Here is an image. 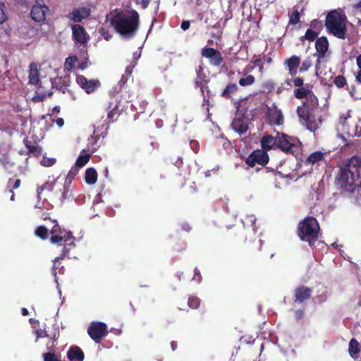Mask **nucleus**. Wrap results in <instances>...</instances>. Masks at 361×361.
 Instances as JSON below:
<instances>
[{
	"label": "nucleus",
	"instance_id": "1",
	"mask_svg": "<svg viewBox=\"0 0 361 361\" xmlns=\"http://www.w3.org/2000/svg\"><path fill=\"white\" fill-rule=\"evenodd\" d=\"M110 24L122 37L132 39L139 30L140 15L134 9L118 12L111 17Z\"/></svg>",
	"mask_w": 361,
	"mask_h": 361
},
{
	"label": "nucleus",
	"instance_id": "2",
	"mask_svg": "<svg viewBox=\"0 0 361 361\" xmlns=\"http://www.w3.org/2000/svg\"><path fill=\"white\" fill-rule=\"evenodd\" d=\"M39 200L51 202L52 204L61 206L64 201L71 196L70 185L63 184L54 180L47 181L37 189Z\"/></svg>",
	"mask_w": 361,
	"mask_h": 361
},
{
	"label": "nucleus",
	"instance_id": "3",
	"mask_svg": "<svg viewBox=\"0 0 361 361\" xmlns=\"http://www.w3.org/2000/svg\"><path fill=\"white\" fill-rule=\"evenodd\" d=\"M361 178V157L353 156L340 169L336 177V185L345 191L353 192L355 183Z\"/></svg>",
	"mask_w": 361,
	"mask_h": 361
},
{
	"label": "nucleus",
	"instance_id": "4",
	"mask_svg": "<svg viewBox=\"0 0 361 361\" xmlns=\"http://www.w3.org/2000/svg\"><path fill=\"white\" fill-rule=\"evenodd\" d=\"M347 17L336 10L330 11L326 18L325 26L329 33L336 37L344 39L346 37Z\"/></svg>",
	"mask_w": 361,
	"mask_h": 361
},
{
	"label": "nucleus",
	"instance_id": "5",
	"mask_svg": "<svg viewBox=\"0 0 361 361\" xmlns=\"http://www.w3.org/2000/svg\"><path fill=\"white\" fill-rule=\"evenodd\" d=\"M35 233L37 237L43 240L48 238L51 235L50 240L53 244L60 243L63 241L66 245H72L75 240L69 231L61 227H52L50 231L47 230V227H37Z\"/></svg>",
	"mask_w": 361,
	"mask_h": 361
},
{
	"label": "nucleus",
	"instance_id": "6",
	"mask_svg": "<svg viewBox=\"0 0 361 361\" xmlns=\"http://www.w3.org/2000/svg\"><path fill=\"white\" fill-rule=\"evenodd\" d=\"M319 106L318 98L316 95L305 99L301 105L297 107V114L300 122L306 125L307 129L311 130L310 126L315 118V111Z\"/></svg>",
	"mask_w": 361,
	"mask_h": 361
},
{
	"label": "nucleus",
	"instance_id": "7",
	"mask_svg": "<svg viewBox=\"0 0 361 361\" xmlns=\"http://www.w3.org/2000/svg\"><path fill=\"white\" fill-rule=\"evenodd\" d=\"M299 140L295 137L288 136L283 133H276V148L288 154H293L298 149Z\"/></svg>",
	"mask_w": 361,
	"mask_h": 361
},
{
	"label": "nucleus",
	"instance_id": "8",
	"mask_svg": "<svg viewBox=\"0 0 361 361\" xmlns=\"http://www.w3.org/2000/svg\"><path fill=\"white\" fill-rule=\"evenodd\" d=\"M269 161V157L267 152L262 149H255L247 157L245 163L250 167H254L256 164L265 166Z\"/></svg>",
	"mask_w": 361,
	"mask_h": 361
},
{
	"label": "nucleus",
	"instance_id": "9",
	"mask_svg": "<svg viewBox=\"0 0 361 361\" xmlns=\"http://www.w3.org/2000/svg\"><path fill=\"white\" fill-rule=\"evenodd\" d=\"M319 231L320 227H299L298 235L302 241L308 242L312 247L318 240Z\"/></svg>",
	"mask_w": 361,
	"mask_h": 361
},
{
	"label": "nucleus",
	"instance_id": "10",
	"mask_svg": "<svg viewBox=\"0 0 361 361\" xmlns=\"http://www.w3.org/2000/svg\"><path fill=\"white\" fill-rule=\"evenodd\" d=\"M87 332L90 338L98 343L102 338L106 336L107 326L103 322H92Z\"/></svg>",
	"mask_w": 361,
	"mask_h": 361
},
{
	"label": "nucleus",
	"instance_id": "11",
	"mask_svg": "<svg viewBox=\"0 0 361 361\" xmlns=\"http://www.w3.org/2000/svg\"><path fill=\"white\" fill-rule=\"evenodd\" d=\"M202 56L209 60L211 65L219 66L223 62V57L220 51L212 47H205L202 49Z\"/></svg>",
	"mask_w": 361,
	"mask_h": 361
},
{
	"label": "nucleus",
	"instance_id": "12",
	"mask_svg": "<svg viewBox=\"0 0 361 361\" xmlns=\"http://www.w3.org/2000/svg\"><path fill=\"white\" fill-rule=\"evenodd\" d=\"M48 11L49 7L44 4L43 0H40V2L37 1L36 4L32 7L30 16L35 22L41 23L45 20Z\"/></svg>",
	"mask_w": 361,
	"mask_h": 361
},
{
	"label": "nucleus",
	"instance_id": "13",
	"mask_svg": "<svg viewBox=\"0 0 361 361\" xmlns=\"http://www.w3.org/2000/svg\"><path fill=\"white\" fill-rule=\"evenodd\" d=\"M72 34L73 40L80 45L86 44L90 39L84 27L79 24L72 25Z\"/></svg>",
	"mask_w": 361,
	"mask_h": 361
},
{
	"label": "nucleus",
	"instance_id": "14",
	"mask_svg": "<svg viewBox=\"0 0 361 361\" xmlns=\"http://www.w3.org/2000/svg\"><path fill=\"white\" fill-rule=\"evenodd\" d=\"M91 12L92 10L90 6L78 7L74 8L73 11L68 14V18L75 23H80L89 18Z\"/></svg>",
	"mask_w": 361,
	"mask_h": 361
},
{
	"label": "nucleus",
	"instance_id": "15",
	"mask_svg": "<svg viewBox=\"0 0 361 361\" xmlns=\"http://www.w3.org/2000/svg\"><path fill=\"white\" fill-rule=\"evenodd\" d=\"M76 82L87 94L94 92L96 88L100 85V82L98 80H87L81 75L76 77Z\"/></svg>",
	"mask_w": 361,
	"mask_h": 361
},
{
	"label": "nucleus",
	"instance_id": "16",
	"mask_svg": "<svg viewBox=\"0 0 361 361\" xmlns=\"http://www.w3.org/2000/svg\"><path fill=\"white\" fill-rule=\"evenodd\" d=\"M246 120L247 118H243L242 114L235 113L231 123L233 130L240 135L245 133L248 130V125Z\"/></svg>",
	"mask_w": 361,
	"mask_h": 361
},
{
	"label": "nucleus",
	"instance_id": "17",
	"mask_svg": "<svg viewBox=\"0 0 361 361\" xmlns=\"http://www.w3.org/2000/svg\"><path fill=\"white\" fill-rule=\"evenodd\" d=\"M316 53L315 56H317V64L320 63L321 59L324 58L325 54L329 49V41L324 36L320 37L316 39L315 42Z\"/></svg>",
	"mask_w": 361,
	"mask_h": 361
},
{
	"label": "nucleus",
	"instance_id": "18",
	"mask_svg": "<svg viewBox=\"0 0 361 361\" xmlns=\"http://www.w3.org/2000/svg\"><path fill=\"white\" fill-rule=\"evenodd\" d=\"M268 119L270 124L280 126L283 123V116L281 109H278L275 105L269 109Z\"/></svg>",
	"mask_w": 361,
	"mask_h": 361
},
{
	"label": "nucleus",
	"instance_id": "19",
	"mask_svg": "<svg viewBox=\"0 0 361 361\" xmlns=\"http://www.w3.org/2000/svg\"><path fill=\"white\" fill-rule=\"evenodd\" d=\"M284 64L288 67V74L295 76L300 64V58L295 55L292 56L285 61Z\"/></svg>",
	"mask_w": 361,
	"mask_h": 361
},
{
	"label": "nucleus",
	"instance_id": "20",
	"mask_svg": "<svg viewBox=\"0 0 361 361\" xmlns=\"http://www.w3.org/2000/svg\"><path fill=\"white\" fill-rule=\"evenodd\" d=\"M23 143L27 151L26 154H31L33 156L38 157L42 153V148L35 141L30 140L27 137L23 140Z\"/></svg>",
	"mask_w": 361,
	"mask_h": 361
},
{
	"label": "nucleus",
	"instance_id": "21",
	"mask_svg": "<svg viewBox=\"0 0 361 361\" xmlns=\"http://www.w3.org/2000/svg\"><path fill=\"white\" fill-rule=\"evenodd\" d=\"M261 149L267 152L273 148H276V135L275 137L271 135L263 136L261 139Z\"/></svg>",
	"mask_w": 361,
	"mask_h": 361
},
{
	"label": "nucleus",
	"instance_id": "22",
	"mask_svg": "<svg viewBox=\"0 0 361 361\" xmlns=\"http://www.w3.org/2000/svg\"><path fill=\"white\" fill-rule=\"evenodd\" d=\"M29 83L37 85L40 82L39 73L37 63L32 62L29 66Z\"/></svg>",
	"mask_w": 361,
	"mask_h": 361
},
{
	"label": "nucleus",
	"instance_id": "23",
	"mask_svg": "<svg viewBox=\"0 0 361 361\" xmlns=\"http://www.w3.org/2000/svg\"><path fill=\"white\" fill-rule=\"evenodd\" d=\"M294 96L295 98L298 99H307L309 98L310 96H314L315 94L311 90L309 85L302 86L301 87H299L298 89L294 90L293 92Z\"/></svg>",
	"mask_w": 361,
	"mask_h": 361
},
{
	"label": "nucleus",
	"instance_id": "24",
	"mask_svg": "<svg viewBox=\"0 0 361 361\" xmlns=\"http://www.w3.org/2000/svg\"><path fill=\"white\" fill-rule=\"evenodd\" d=\"M68 358L70 361H82L84 354L82 350L77 347H71L67 353Z\"/></svg>",
	"mask_w": 361,
	"mask_h": 361
},
{
	"label": "nucleus",
	"instance_id": "25",
	"mask_svg": "<svg viewBox=\"0 0 361 361\" xmlns=\"http://www.w3.org/2000/svg\"><path fill=\"white\" fill-rule=\"evenodd\" d=\"M311 292H312L311 289L307 287L301 286V287L298 288L295 290V301L302 302L305 300L308 299L311 295Z\"/></svg>",
	"mask_w": 361,
	"mask_h": 361
},
{
	"label": "nucleus",
	"instance_id": "26",
	"mask_svg": "<svg viewBox=\"0 0 361 361\" xmlns=\"http://www.w3.org/2000/svg\"><path fill=\"white\" fill-rule=\"evenodd\" d=\"M238 90V87L235 83H229L222 91L221 96L225 99H231L235 94Z\"/></svg>",
	"mask_w": 361,
	"mask_h": 361
},
{
	"label": "nucleus",
	"instance_id": "27",
	"mask_svg": "<svg viewBox=\"0 0 361 361\" xmlns=\"http://www.w3.org/2000/svg\"><path fill=\"white\" fill-rule=\"evenodd\" d=\"M97 172L95 169L90 167L86 169L85 174V183L88 185H93L97 180Z\"/></svg>",
	"mask_w": 361,
	"mask_h": 361
},
{
	"label": "nucleus",
	"instance_id": "28",
	"mask_svg": "<svg viewBox=\"0 0 361 361\" xmlns=\"http://www.w3.org/2000/svg\"><path fill=\"white\" fill-rule=\"evenodd\" d=\"M21 184V180L18 178V175L16 174L13 178H11L8 180V188H9V192H12V195L11 197V200H14V194L13 191L20 188Z\"/></svg>",
	"mask_w": 361,
	"mask_h": 361
},
{
	"label": "nucleus",
	"instance_id": "29",
	"mask_svg": "<svg viewBox=\"0 0 361 361\" xmlns=\"http://www.w3.org/2000/svg\"><path fill=\"white\" fill-rule=\"evenodd\" d=\"M324 159V153L320 151H316L311 153L305 161V164L313 165L318 161Z\"/></svg>",
	"mask_w": 361,
	"mask_h": 361
},
{
	"label": "nucleus",
	"instance_id": "30",
	"mask_svg": "<svg viewBox=\"0 0 361 361\" xmlns=\"http://www.w3.org/2000/svg\"><path fill=\"white\" fill-rule=\"evenodd\" d=\"M359 350H360L359 343L355 338H352L349 343V352H350V355L353 357H357V355L358 354Z\"/></svg>",
	"mask_w": 361,
	"mask_h": 361
},
{
	"label": "nucleus",
	"instance_id": "31",
	"mask_svg": "<svg viewBox=\"0 0 361 361\" xmlns=\"http://www.w3.org/2000/svg\"><path fill=\"white\" fill-rule=\"evenodd\" d=\"M195 83H196L197 86L200 88V91L202 92V94L203 95L204 104H209V97L208 95L207 97L205 95H204V88L207 89V93H209V92L208 86L204 85L203 80L196 79Z\"/></svg>",
	"mask_w": 361,
	"mask_h": 361
},
{
	"label": "nucleus",
	"instance_id": "32",
	"mask_svg": "<svg viewBox=\"0 0 361 361\" xmlns=\"http://www.w3.org/2000/svg\"><path fill=\"white\" fill-rule=\"evenodd\" d=\"M121 109L118 108V104H114L112 109L108 113V123L114 122V117L118 116L121 114Z\"/></svg>",
	"mask_w": 361,
	"mask_h": 361
},
{
	"label": "nucleus",
	"instance_id": "33",
	"mask_svg": "<svg viewBox=\"0 0 361 361\" xmlns=\"http://www.w3.org/2000/svg\"><path fill=\"white\" fill-rule=\"evenodd\" d=\"M52 85L60 91H62L63 93L65 92L67 87V84L65 82L64 80L62 79V78H56L52 81Z\"/></svg>",
	"mask_w": 361,
	"mask_h": 361
},
{
	"label": "nucleus",
	"instance_id": "34",
	"mask_svg": "<svg viewBox=\"0 0 361 361\" xmlns=\"http://www.w3.org/2000/svg\"><path fill=\"white\" fill-rule=\"evenodd\" d=\"M300 21V13L298 11V8L295 7L293 8V13L289 16V24L292 25H295Z\"/></svg>",
	"mask_w": 361,
	"mask_h": 361
},
{
	"label": "nucleus",
	"instance_id": "35",
	"mask_svg": "<svg viewBox=\"0 0 361 361\" xmlns=\"http://www.w3.org/2000/svg\"><path fill=\"white\" fill-rule=\"evenodd\" d=\"M255 78L252 75H247L245 78H241L238 83L242 87L250 86L254 84Z\"/></svg>",
	"mask_w": 361,
	"mask_h": 361
},
{
	"label": "nucleus",
	"instance_id": "36",
	"mask_svg": "<svg viewBox=\"0 0 361 361\" xmlns=\"http://www.w3.org/2000/svg\"><path fill=\"white\" fill-rule=\"evenodd\" d=\"M90 154H80L76 159L75 165L78 168L83 167L90 161Z\"/></svg>",
	"mask_w": 361,
	"mask_h": 361
},
{
	"label": "nucleus",
	"instance_id": "37",
	"mask_svg": "<svg viewBox=\"0 0 361 361\" xmlns=\"http://www.w3.org/2000/svg\"><path fill=\"white\" fill-rule=\"evenodd\" d=\"M318 35V33L314 32L312 29L309 28L307 30L305 35L301 37L300 40L302 42L304 39H307L310 42H313L317 38Z\"/></svg>",
	"mask_w": 361,
	"mask_h": 361
},
{
	"label": "nucleus",
	"instance_id": "38",
	"mask_svg": "<svg viewBox=\"0 0 361 361\" xmlns=\"http://www.w3.org/2000/svg\"><path fill=\"white\" fill-rule=\"evenodd\" d=\"M310 29H312L314 32L319 35L320 32L324 27V25L321 20L314 19L310 22Z\"/></svg>",
	"mask_w": 361,
	"mask_h": 361
},
{
	"label": "nucleus",
	"instance_id": "39",
	"mask_svg": "<svg viewBox=\"0 0 361 361\" xmlns=\"http://www.w3.org/2000/svg\"><path fill=\"white\" fill-rule=\"evenodd\" d=\"M298 226H319L317 220L313 216H307L300 221Z\"/></svg>",
	"mask_w": 361,
	"mask_h": 361
},
{
	"label": "nucleus",
	"instance_id": "40",
	"mask_svg": "<svg viewBox=\"0 0 361 361\" xmlns=\"http://www.w3.org/2000/svg\"><path fill=\"white\" fill-rule=\"evenodd\" d=\"M78 60L75 56H70L66 59L64 67L65 69L71 71L74 68V63Z\"/></svg>",
	"mask_w": 361,
	"mask_h": 361
},
{
	"label": "nucleus",
	"instance_id": "41",
	"mask_svg": "<svg viewBox=\"0 0 361 361\" xmlns=\"http://www.w3.org/2000/svg\"><path fill=\"white\" fill-rule=\"evenodd\" d=\"M79 169L77 166H74L71 168V169L69 171L68 173L66 176V183L68 181V184L71 183L72 180L75 178V176L78 173Z\"/></svg>",
	"mask_w": 361,
	"mask_h": 361
},
{
	"label": "nucleus",
	"instance_id": "42",
	"mask_svg": "<svg viewBox=\"0 0 361 361\" xmlns=\"http://www.w3.org/2000/svg\"><path fill=\"white\" fill-rule=\"evenodd\" d=\"M334 83L338 88H342L347 85V81L343 75H338L334 78Z\"/></svg>",
	"mask_w": 361,
	"mask_h": 361
},
{
	"label": "nucleus",
	"instance_id": "43",
	"mask_svg": "<svg viewBox=\"0 0 361 361\" xmlns=\"http://www.w3.org/2000/svg\"><path fill=\"white\" fill-rule=\"evenodd\" d=\"M263 92L270 93L275 89V83L271 80L266 81L262 85Z\"/></svg>",
	"mask_w": 361,
	"mask_h": 361
},
{
	"label": "nucleus",
	"instance_id": "44",
	"mask_svg": "<svg viewBox=\"0 0 361 361\" xmlns=\"http://www.w3.org/2000/svg\"><path fill=\"white\" fill-rule=\"evenodd\" d=\"M188 304L190 307L197 309L200 306V300L197 297L191 296L188 299Z\"/></svg>",
	"mask_w": 361,
	"mask_h": 361
},
{
	"label": "nucleus",
	"instance_id": "45",
	"mask_svg": "<svg viewBox=\"0 0 361 361\" xmlns=\"http://www.w3.org/2000/svg\"><path fill=\"white\" fill-rule=\"evenodd\" d=\"M312 66V60L310 57H307L302 63L299 68V71L304 73L307 71Z\"/></svg>",
	"mask_w": 361,
	"mask_h": 361
},
{
	"label": "nucleus",
	"instance_id": "46",
	"mask_svg": "<svg viewBox=\"0 0 361 361\" xmlns=\"http://www.w3.org/2000/svg\"><path fill=\"white\" fill-rule=\"evenodd\" d=\"M56 160L54 158H49V157H44L42 160L40 161L41 165L49 167L53 166L56 163Z\"/></svg>",
	"mask_w": 361,
	"mask_h": 361
},
{
	"label": "nucleus",
	"instance_id": "47",
	"mask_svg": "<svg viewBox=\"0 0 361 361\" xmlns=\"http://www.w3.org/2000/svg\"><path fill=\"white\" fill-rule=\"evenodd\" d=\"M256 171L260 172L262 176L266 175H276V171L274 169L269 170L267 167L262 166L261 168H256Z\"/></svg>",
	"mask_w": 361,
	"mask_h": 361
},
{
	"label": "nucleus",
	"instance_id": "48",
	"mask_svg": "<svg viewBox=\"0 0 361 361\" xmlns=\"http://www.w3.org/2000/svg\"><path fill=\"white\" fill-rule=\"evenodd\" d=\"M256 218L253 215L246 216L245 219L242 220L244 226H252L255 224Z\"/></svg>",
	"mask_w": 361,
	"mask_h": 361
},
{
	"label": "nucleus",
	"instance_id": "49",
	"mask_svg": "<svg viewBox=\"0 0 361 361\" xmlns=\"http://www.w3.org/2000/svg\"><path fill=\"white\" fill-rule=\"evenodd\" d=\"M247 108L244 104H240L236 111V113H239L243 116V118H247L249 115L247 114Z\"/></svg>",
	"mask_w": 361,
	"mask_h": 361
},
{
	"label": "nucleus",
	"instance_id": "50",
	"mask_svg": "<svg viewBox=\"0 0 361 361\" xmlns=\"http://www.w3.org/2000/svg\"><path fill=\"white\" fill-rule=\"evenodd\" d=\"M356 63L360 68L359 71L356 75V80L358 79L361 80V54L357 56L356 58Z\"/></svg>",
	"mask_w": 361,
	"mask_h": 361
},
{
	"label": "nucleus",
	"instance_id": "51",
	"mask_svg": "<svg viewBox=\"0 0 361 361\" xmlns=\"http://www.w3.org/2000/svg\"><path fill=\"white\" fill-rule=\"evenodd\" d=\"M44 361H59V360L56 358V357L51 353H47L44 354Z\"/></svg>",
	"mask_w": 361,
	"mask_h": 361
},
{
	"label": "nucleus",
	"instance_id": "52",
	"mask_svg": "<svg viewBox=\"0 0 361 361\" xmlns=\"http://www.w3.org/2000/svg\"><path fill=\"white\" fill-rule=\"evenodd\" d=\"M293 84L295 87H301L304 85V80L302 78L297 77L293 80Z\"/></svg>",
	"mask_w": 361,
	"mask_h": 361
},
{
	"label": "nucleus",
	"instance_id": "53",
	"mask_svg": "<svg viewBox=\"0 0 361 361\" xmlns=\"http://www.w3.org/2000/svg\"><path fill=\"white\" fill-rule=\"evenodd\" d=\"M35 334L36 336V341H37L38 338H43V337H46L47 336V332L45 331H44L43 329H36L35 331Z\"/></svg>",
	"mask_w": 361,
	"mask_h": 361
},
{
	"label": "nucleus",
	"instance_id": "54",
	"mask_svg": "<svg viewBox=\"0 0 361 361\" xmlns=\"http://www.w3.org/2000/svg\"><path fill=\"white\" fill-rule=\"evenodd\" d=\"M4 6V4H1V6H0V24L4 23L7 19V16L5 13V11L2 8Z\"/></svg>",
	"mask_w": 361,
	"mask_h": 361
},
{
	"label": "nucleus",
	"instance_id": "55",
	"mask_svg": "<svg viewBox=\"0 0 361 361\" xmlns=\"http://www.w3.org/2000/svg\"><path fill=\"white\" fill-rule=\"evenodd\" d=\"M42 217L44 221L49 220L51 223L54 224V226H59L56 219H51L49 214H44Z\"/></svg>",
	"mask_w": 361,
	"mask_h": 361
},
{
	"label": "nucleus",
	"instance_id": "56",
	"mask_svg": "<svg viewBox=\"0 0 361 361\" xmlns=\"http://www.w3.org/2000/svg\"><path fill=\"white\" fill-rule=\"evenodd\" d=\"M128 78H129V76H127L126 75H123L121 76V78L118 82L120 88H122L126 84V82L128 80Z\"/></svg>",
	"mask_w": 361,
	"mask_h": 361
},
{
	"label": "nucleus",
	"instance_id": "57",
	"mask_svg": "<svg viewBox=\"0 0 361 361\" xmlns=\"http://www.w3.org/2000/svg\"><path fill=\"white\" fill-rule=\"evenodd\" d=\"M192 281H196L197 283H200L201 281V276L200 271L195 268V274L192 278Z\"/></svg>",
	"mask_w": 361,
	"mask_h": 361
},
{
	"label": "nucleus",
	"instance_id": "58",
	"mask_svg": "<svg viewBox=\"0 0 361 361\" xmlns=\"http://www.w3.org/2000/svg\"><path fill=\"white\" fill-rule=\"evenodd\" d=\"M99 33L104 37V38L106 40H109L110 38H111V35L109 34L107 31L105 30V29L102 28L99 30Z\"/></svg>",
	"mask_w": 361,
	"mask_h": 361
},
{
	"label": "nucleus",
	"instance_id": "59",
	"mask_svg": "<svg viewBox=\"0 0 361 361\" xmlns=\"http://www.w3.org/2000/svg\"><path fill=\"white\" fill-rule=\"evenodd\" d=\"M190 26V22L189 20H183L180 25V27L183 30H187Z\"/></svg>",
	"mask_w": 361,
	"mask_h": 361
},
{
	"label": "nucleus",
	"instance_id": "60",
	"mask_svg": "<svg viewBox=\"0 0 361 361\" xmlns=\"http://www.w3.org/2000/svg\"><path fill=\"white\" fill-rule=\"evenodd\" d=\"M261 62H262L261 58L259 56H255L253 57V59L251 60V63H253L255 66H258L261 65L262 64Z\"/></svg>",
	"mask_w": 361,
	"mask_h": 361
},
{
	"label": "nucleus",
	"instance_id": "61",
	"mask_svg": "<svg viewBox=\"0 0 361 361\" xmlns=\"http://www.w3.org/2000/svg\"><path fill=\"white\" fill-rule=\"evenodd\" d=\"M151 0H141L140 4L142 9H145L148 7Z\"/></svg>",
	"mask_w": 361,
	"mask_h": 361
},
{
	"label": "nucleus",
	"instance_id": "62",
	"mask_svg": "<svg viewBox=\"0 0 361 361\" xmlns=\"http://www.w3.org/2000/svg\"><path fill=\"white\" fill-rule=\"evenodd\" d=\"M132 72H133V66H128L126 68V71H125V74L124 75L130 77L131 75V74H132Z\"/></svg>",
	"mask_w": 361,
	"mask_h": 361
},
{
	"label": "nucleus",
	"instance_id": "63",
	"mask_svg": "<svg viewBox=\"0 0 361 361\" xmlns=\"http://www.w3.org/2000/svg\"><path fill=\"white\" fill-rule=\"evenodd\" d=\"M353 8L361 13V0L353 5Z\"/></svg>",
	"mask_w": 361,
	"mask_h": 361
},
{
	"label": "nucleus",
	"instance_id": "64",
	"mask_svg": "<svg viewBox=\"0 0 361 361\" xmlns=\"http://www.w3.org/2000/svg\"><path fill=\"white\" fill-rule=\"evenodd\" d=\"M56 123L59 127H62L64 124V121L62 118H59L56 120Z\"/></svg>",
	"mask_w": 361,
	"mask_h": 361
}]
</instances>
